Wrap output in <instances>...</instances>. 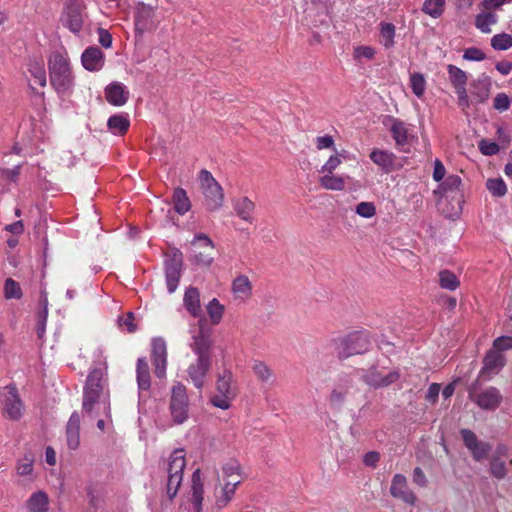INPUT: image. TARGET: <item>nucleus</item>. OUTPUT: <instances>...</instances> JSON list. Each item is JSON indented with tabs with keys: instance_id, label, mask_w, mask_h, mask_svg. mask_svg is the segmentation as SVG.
<instances>
[{
	"instance_id": "412c9836",
	"label": "nucleus",
	"mask_w": 512,
	"mask_h": 512,
	"mask_svg": "<svg viewBox=\"0 0 512 512\" xmlns=\"http://www.w3.org/2000/svg\"><path fill=\"white\" fill-rule=\"evenodd\" d=\"M204 484L200 469H196L191 477L189 501L192 503L195 512H202Z\"/></svg>"
},
{
	"instance_id": "5fc2aeb1",
	"label": "nucleus",
	"mask_w": 512,
	"mask_h": 512,
	"mask_svg": "<svg viewBox=\"0 0 512 512\" xmlns=\"http://www.w3.org/2000/svg\"><path fill=\"white\" fill-rule=\"evenodd\" d=\"M33 462L34 459L30 455H25L23 459H21L17 466V473L21 476H28L33 471Z\"/></svg>"
},
{
	"instance_id": "e2e57ef3",
	"label": "nucleus",
	"mask_w": 512,
	"mask_h": 512,
	"mask_svg": "<svg viewBox=\"0 0 512 512\" xmlns=\"http://www.w3.org/2000/svg\"><path fill=\"white\" fill-rule=\"evenodd\" d=\"M463 58L468 61H482L485 59V54L480 49L471 47L464 51Z\"/></svg>"
},
{
	"instance_id": "09e8293b",
	"label": "nucleus",
	"mask_w": 512,
	"mask_h": 512,
	"mask_svg": "<svg viewBox=\"0 0 512 512\" xmlns=\"http://www.w3.org/2000/svg\"><path fill=\"white\" fill-rule=\"evenodd\" d=\"M380 26V34L383 45L385 48L392 47L394 45L395 26L391 23H381Z\"/></svg>"
},
{
	"instance_id": "1a4fd4ad",
	"label": "nucleus",
	"mask_w": 512,
	"mask_h": 512,
	"mask_svg": "<svg viewBox=\"0 0 512 512\" xmlns=\"http://www.w3.org/2000/svg\"><path fill=\"white\" fill-rule=\"evenodd\" d=\"M3 416L9 420L17 421L24 414V404L15 386H6L1 392Z\"/></svg>"
},
{
	"instance_id": "c03bdc74",
	"label": "nucleus",
	"mask_w": 512,
	"mask_h": 512,
	"mask_svg": "<svg viewBox=\"0 0 512 512\" xmlns=\"http://www.w3.org/2000/svg\"><path fill=\"white\" fill-rule=\"evenodd\" d=\"M86 491L89 505L94 509H98L103 502V494L101 489L98 487V485L90 484L87 486Z\"/></svg>"
},
{
	"instance_id": "2eb2a0df",
	"label": "nucleus",
	"mask_w": 512,
	"mask_h": 512,
	"mask_svg": "<svg viewBox=\"0 0 512 512\" xmlns=\"http://www.w3.org/2000/svg\"><path fill=\"white\" fill-rule=\"evenodd\" d=\"M469 397L483 410H496L503 399L500 390L493 386L480 392L470 391Z\"/></svg>"
},
{
	"instance_id": "58836bf2",
	"label": "nucleus",
	"mask_w": 512,
	"mask_h": 512,
	"mask_svg": "<svg viewBox=\"0 0 512 512\" xmlns=\"http://www.w3.org/2000/svg\"><path fill=\"white\" fill-rule=\"evenodd\" d=\"M497 22V16L494 13H480L476 16L475 26L483 33H490L491 26Z\"/></svg>"
},
{
	"instance_id": "bb28decb",
	"label": "nucleus",
	"mask_w": 512,
	"mask_h": 512,
	"mask_svg": "<svg viewBox=\"0 0 512 512\" xmlns=\"http://www.w3.org/2000/svg\"><path fill=\"white\" fill-rule=\"evenodd\" d=\"M369 157L371 161L385 173L393 169L396 159L392 152L382 149H373Z\"/></svg>"
},
{
	"instance_id": "2f4dec72",
	"label": "nucleus",
	"mask_w": 512,
	"mask_h": 512,
	"mask_svg": "<svg viewBox=\"0 0 512 512\" xmlns=\"http://www.w3.org/2000/svg\"><path fill=\"white\" fill-rule=\"evenodd\" d=\"M28 512H48L49 499L45 492L33 493L26 502Z\"/></svg>"
},
{
	"instance_id": "dca6fc26",
	"label": "nucleus",
	"mask_w": 512,
	"mask_h": 512,
	"mask_svg": "<svg viewBox=\"0 0 512 512\" xmlns=\"http://www.w3.org/2000/svg\"><path fill=\"white\" fill-rule=\"evenodd\" d=\"M151 361L154 373L159 379L166 377L167 369V345L163 338H154L151 342Z\"/></svg>"
},
{
	"instance_id": "6e6d98bb",
	"label": "nucleus",
	"mask_w": 512,
	"mask_h": 512,
	"mask_svg": "<svg viewBox=\"0 0 512 512\" xmlns=\"http://www.w3.org/2000/svg\"><path fill=\"white\" fill-rule=\"evenodd\" d=\"M355 211L361 217L371 218L376 214V207L372 202H360Z\"/></svg>"
},
{
	"instance_id": "49530a36",
	"label": "nucleus",
	"mask_w": 512,
	"mask_h": 512,
	"mask_svg": "<svg viewBox=\"0 0 512 512\" xmlns=\"http://www.w3.org/2000/svg\"><path fill=\"white\" fill-rule=\"evenodd\" d=\"M207 312L213 324H218L224 313V306L216 299H212L207 305Z\"/></svg>"
},
{
	"instance_id": "9d476101",
	"label": "nucleus",
	"mask_w": 512,
	"mask_h": 512,
	"mask_svg": "<svg viewBox=\"0 0 512 512\" xmlns=\"http://www.w3.org/2000/svg\"><path fill=\"white\" fill-rule=\"evenodd\" d=\"M192 260L200 266H210L214 260V244L206 234L195 235L192 241Z\"/></svg>"
},
{
	"instance_id": "72a5a7b5",
	"label": "nucleus",
	"mask_w": 512,
	"mask_h": 512,
	"mask_svg": "<svg viewBox=\"0 0 512 512\" xmlns=\"http://www.w3.org/2000/svg\"><path fill=\"white\" fill-rule=\"evenodd\" d=\"M489 97V83L486 80L478 79L471 83V103H483Z\"/></svg>"
},
{
	"instance_id": "338daca9",
	"label": "nucleus",
	"mask_w": 512,
	"mask_h": 512,
	"mask_svg": "<svg viewBox=\"0 0 512 512\" xmlns=\"http://www.w3.org/2000/svg\"><path fill=\"white\" fill-rule=\"evenodd\" d=\"M413 482L417 484L420 487H426L427 486V478L423 472V470L419 467H416L413 471Z\"/></svg>"
},
{
	"instance_id": "8fccbe9b",
	"label": "nucleus",
	"mask_w": 512,
	"mask_h": 512,
	"mask_svg": "<svg viewBox=\"0 0 512 512\" xmlns=\"http://www.w3.org/2000/svg\"><path fill=\"white\" fill-rule=\"evenodd\" d=\"M4 295L7 299H20L22 297L20 285L11 278L6 279L4 284Z\"/></svg>"
},
{
	"instance_id": "a878e982",
	"label": "nucleus",
	"mask_w": 512,
	"mask_h": 512,
	"mask_svg": "<svg viewBox=\"0 0 512 512\" xmlns=\"http://www.w3.org/2000/svg\"><path fill=\"white\" fill-rule=\"evenodd\" d=\"M505 365V358L502 353L493 348L486 354L484 358V366L481 370L482 374L489 376L498 373Z\"/></svg>"
},
{
	"instance_id": "f704fd0d",
	"label": "nucleus",
	"mask_w": 512,
	"mask_h": 512,
	"mask_svg": "<svg viewBox=\"0 0 512 512\" xmlns=\"http://www.w3.org/2000/svg\"><path fill=\"white\" fill-rule=\"evenodd\" d=\"M218 482H224L229 478H242V468L237 460L230 459L221 467V475L218 474Z\"/></svg>"
},
{
	"instance_id": "13d9d810",
	"label": "nucleus",
	"mask_w": 512,
	"mask_h": 512,
	"mask_svg": "<svg viewBox=\"0 0 512 512\" xmlns=\"http://www.w3.org/2000/svg\"><path fill=\"white\" fill-rule=\"evenodd\" d=\"M30 72L33 75L35 81L42 87H44L47 83L46 80V72L43 68V65L40 63H36L30 68Z\"/></svg>"
},
{
	"instance_id": "a19ab883",
	"label": "nucleus",
	"mask_w": 512,
	"mask_h": 512,
	"mask_svg": "<svg viewBox=\"0 0 512 512\" xmlns=\"http://www.w3.org/2000/svg\"><path fill=\"white\" fill-rule=\"evenodd\" d=\"M445 4V0H425L422 11L433 18H438L443 14Z\"/></svg>"
},
{
	"instance_id": "37998d69",
	"label": "nucleus",
	"mask_w": 512,
	"mask_h": 512,
	"mask_svg": "<svg viewBox=\"0 0 512 512\" xmlns=\"http://www.w3.org/2000/svg\"><path fill=\"white\" fill-rule=\"evenodd\" d=\"M410 87L413 93L422 99L426 90V80L423 74L414 72L410 75Z\"/></svg>"
},
{
	"instance_id": "5701e85b",
	"label": "nucleus",
	"mask_w": 512,
	"mask_h": 512,
	"mask_svg": "<svg viewBox=\"0 0 512 512\" xmlns=\"http://www.w3.org/2000/svg\"><path fill=\"white\" fill-rule=\"evenodd\" d=\"M66 443L69 449L76 450L80 445V415L74 411L65 429Z\"/></svg>"
},
{
	"instance_id": "a18cd8bd",
	"label": "nucleus",
	"mask_w": 512,
	"mask_h": 512,
	"mask_svg": "<svg viewBox=\"0 0 512 512\" xmlns=\"http://www.w3.org/2000/svg\"><path fill=\"white\" fill-rule=\"evenodd\" d=\"M488 191L496 197H503L507 193V186L502 178H491L486 182Z\"/></svg>"
},
{
	"instance_id": "f257e3e1",
	"label": "nucleus",
	"mask_w": 512,
	"mask_h": 512,
	"mask_svg": "<svg viewBox=\"0 0 512 512\" xmlns=\"http://www.w3.org/2000/svg\"><path fill=\"white\" fill-rule=\"evenodd\" d=\"M82 410L91 419L100 415L111 419L110 394L106 389L104 372L101 369L92 370L87 377L83 390Z\"/></svg>"
},
{
	"instance_id": "39448f33",
	"label": "nucleus",
	"mask_w": 512,
	"mask_h": 512,
	"mask_svg": "<svg viewBox=\"0 0 512 512\" xmlns=\"http://www.w3.org/2000/svg\"><path fill=\"white\" fill-rule=\"evenodd\" d=\"M169 411L176 425L183 424L189 417V398L187 389L181 382H176L171 388Z\"/></svg>"
},
{
	"instance_id": "3c124183",
	"label": "nucleus",
	"mask_w": 512,
	"mask_h": 512,
	"mask_svg": "<svg viewBox=\"0 0 512 512\" xmlns=\"http://www.w3.org/2000/svg\"><path fill=\"white\" fill-rule=\"evenodd\" d=\"M375 49L371 46H357L353 50V57L358 62L372 60L375 56Z\"/></svg>"
},
{
	"instance_id": "6e6552de",
	"label": "nucleus",
	"mask_w": 512,
	"mask_h": 512,
	"mask_svg": "<svg viewBox=\"0 0 512 512\" xmlns=\"http://www.w3.org/2000/svg\"><path fill=\"white\" fill-rule=\"evenodd\" d=\"M85 10L83 0H67L60 18L62 25L72 33H79L87 18Z\"/></svg>"
},
{
	"instance_id": "4be33fe9",
	"label": "nucleus",
	"mask_w": 512,
	"mask_h": 512,
	"mask_svg": "<svg viewBox=\"0 0 512 512\" xmlns=\"http://www.w3.org/2000/svg\"><path fill=\"white\" fill-rule=\"evenodd\" d=\"M105 98L113 106H123L129 99V91L121 82H112L105 88Z\"/></svg>"
},
{
	"instance_id": "7c9ffc66",
	"label": "nucleus",
	"mask_w": 512,
	"mask_h": 512,
	"mask_svg": "<svg viewBox=\"0 0 512 512\" xmlns=\"http://www.w3.org/2000/svg\"><path fill=\"white\" fill-rule=\"evenodd\" d=\"M136 378L140 391H147L151 385L150 369L145 358H139L136 364Z\"/></svg>"
},
{
	"instance_id": "bf43d9fd",
	"label": "nucleus",
	"mask_w": 512,
	"mask_h": 512,
	"mask_svg": "<svg viewBox=\"0 0 512 512\" xmlns=\"http://www.w3.org/2000/svg\"><path fill=\"white\" fill-rule=\"evenodd\" d=\"M493 349L502 353V351L512 349V337L501 336L494 340Z\"/></svg>"
},
{
	"instance_id": "4c0bfd02",
	"label": "nucleus",
	"mask_w": 512,
	"mask_h": 512,
	"mask_svg": "<svg viewBox=\"0 0 512 512\" xmlns=\"http://www.w3.org/2000/svg\"><path fill=\"white\" fill-rule=\"evenodd\" d=\"M348 177L337 176L333 173H322V188L329 190H342L345 187V179Z\"/></svg>"
},
{
	"instance_id": "c85d7f7f",
	"label": "nucleus",
	"mask_w": 512,
	"mask_h": 512,
	"mask_svg": "<svg viewBox=\"0 0 512 512\" xmlns=\"http://www.w3.org/2000/svg\"><path fill=\"white\" fill-rule=\"evenodd\" d=\"M183 302L185 308L193 317L201 315L200 294L196 288L190 287L186 290Z\"/></svg>"
},
{
	"instance_id": "423d86ee",
	"label": "nucleus",
	"mask_w": 512,
	"mask_h": 512,
	"mask_svg": "<svg viewBox=\"0 0 512 512\" xmlns=\"http://www.w3.org/2000/svg\"><path fill=\"white\" fill-rule=\"evenodd\" d=\"M216 393L211 397L210 402L214 407L227 410L236 397V388L233 385V376L230 372L219 375L215 384Z\"/></svg>"
},
{
	"instance_id": "c756f323",
	"label": "nucleus",
	"mask_w": 512,
	"mask_h": 512,
	"mask_svg": "<svg viewBox=\"0 0 512 512\" xmlns=\"http://www.w3.org/2000/svg\"><path fill=\"white\" fill-rule=\"evenodd\" d=\"M107 127L114 135H124L130 127L128 114L119 113L111 116L107 121Z\"/></svg>"
},
{
	"instance_id": "680f3d73",
	"label": "nucleus",
	"mask_w": 512,
	"mask_h": 512,
	"mask_svg": "<svg viewBox=\"0 0 512 512\" xmlns=\"http://www.w3.org/2000/svg\"><path fill=\"white\" fill-rule=\"evenodd\" d=\"M479 149L482 154L491 156L499 152V147L496 143L487 140H482L479 143Z\"/></svg>"
},
{
	"instance_id": "4d7b16f0",
	"label": "nucleus",
	"mask_w": 512,
	"mask_h": 512,
	"mask_svg": "<svg viewBox=\"0 0 512 512\" xmlns=\"http://www.w3.org/2000/svg\"><path fill=\"white\" fill-rule=\"evenodd\" d=\"M490 471L492 475L498 479L504 478L507 473L505 463L499 458H493L491 460Z\"/></svg>"
},
{
	"instance_id": "052dcab7",
	"label": "nucleus",
	"mask_w": 512,
	"mask_h": 512,
	"mask_svg": "<svg viewBox=\"0 0 512 512\" xmlns=\"http://www.w3.org/2000/svg\"><path fill=\"white\" fill-rule=\"evenodd\" d=\"M493 107L500 111H506L510 107V99L505 93H499L495 96L493 101Z\"/></svg>"
},
{
	"instance_id": "f8f14e48",
	"label": "nucleus",
	"mask_w": 512,
	"mask_h": 512,
	"mask_svg": "<svg viewBox=\"0 0 512 512\" xmlns=\"http://www.w3.org/2000/svg\"><path fill=\"white\" fill-rule=\"evenodd\" d=\"M156 6L144 2L137 3L134 12L135 30L139 34L156 29L158 21L156 20Z\"/></svg>"
},
{
	"instance_id": "6ab92c4d",
	"label": "nucleus",
	"mask_w": 512,
	"mask_h": 512,
	"mask_svg": "<svg viewBox=\"0 0 512 512\" xmlns=\"http://www.w3.org/2000/svg\"><path fill=\"white\" fill-rule=\"evenodd\" d=\"M390 493L394 498L401 499L409 505H414L416 502V496L410 490L407 478L402 474H395L392 478Z\"/></svg>"
},
{
	"instance_id": "de8ad7c7",
	"label": "nucleus",
	"mask_w": 512,
	"mask_h": 512,
	"mask_svg": "<svg viewBox=\"0 0 512 512\" xmlns=\"http://www.w3.org/2000/svg\"><path fill=\"white\" fill-rule=\"evenodd\" d=\"M491 46L495 50H508L512 47V36L507 33L496 34L491 38Z\"/></svg>"
},
{
	"instance_id": "69168bd1",
	"label": "nucleus",
	"mask_w": 512,
	"mask_h": 512,
	"mask_svg": "<svg viewBox=\"0 0 512 512\" xmlns=\"http://www.w3.org/2000/svg\"><path fill=\"white\" fill-rule=\"evenodd\" d=\"M461 184V179L457 175L448 176L442 184L445 191L458 189Z\"/></svg>"
},
{
	"instance_id": "603ef678",
	"label": "nucleus",
	"mask_w": 512,
	"mask_h": 512,
	"mask_svg": "<svg viewBox=\"0 0 512 512\" xmlns=\"http://www.w3.org/2000/svg\"><path fill=\"white\" fill-rule=\"evenodd\" d=\"M398 378H399V373L396 371H393V372L388 373L384 377H374L373 375H371L367 379V381L369 384H371L373 386H387V385H390V384L394 383L395 381H397Z\"/></svg>"
},
{
	"instance_id": "4468645a",
	"label": "nucleus",
	"mask_w": 512,
	"mask_h": 512,
	"mask_svg": "<svg viewBox=\"0 0 512 512\" xmlns=\"http://www.w3.org/2000/svg\"><path fill=\"white\" fill-rule=\"evenodd\" d=\"M449 80L453 85L455 92L458 97V105L462 109H466L470 106V98L467 94L466 85L468 76L465 71L459 67L449 64L447 66Z\"/></svg>"
},
{
	"instance_id": "f03ea898",
	"label": "nucleus",
	"mask_w": 512,
	"mask_h": 512,
	"mask_svg": "<svg viewBox=\"0 0 512 512\" xmlns=\"http://www.w3.org/2000/svg\"><path fill=\"white\" fill-rule=\"evenodd\" d=\"M50 83L59 94L67 93L73 87L70 63L63 54L53 53L48 60Z\"/></svg>"
},
{
	"instance_id": "79ce46f5",
	"label": "nucleus",
	"mask_w": 512,
	"mask_h": 512,
	"mask_svg": "<svg viewBox=\"0 0 512 512\" xmlns=\"http://www.w3.org/2000/svg\"><path fill=\"white\" fill-rule=\"evenodd\" d=\"M439 284L443 289L454 291L459 287L460 281L453 272L442 270L439 272Z\"/></svg>"
},
{
	"instance_id": "c9c22d12",
	"label": "nucleus",
	"mask_w": 512,
	"mask_h": 512,
	"mask_svg": "<svg viewBox=\"0 0 512 512\" xmlns=\"http://www.w3.org/2000/svg\"><path fill=\"white\" fill-rule=\"evenodd\" d=\"M173 203L175 211L180 215H184L191 208L190 199L183 188H176L174 190Z\"/></svg>"
},
{
	"instance_id": "ea45409f",
	"label": "nucleus",
	"mask_w": 512,
	"mask_h": 512,
	"mask_svg": "<svg viewBox=\"0 0 512 512\" xmlns=\"http://www.w3.org/2000/svg\"><path fill=\"white\" fill-rule=\"evenodd\" d=\"M252 371L261 382H269L273 379L272 369L263 361L254 360Z\"/></svg>"
},
{
	"instance_id": "e433bc0d",
	"label": "nucleus",
	"mask_w": 512,
	"mask_h": 512,
	"mask_svg": "<svg viewBox=\"0 0 512 512\" xmlns=\"http://www.w3.org/2000/svg\"><path fill=\"white\" fill-rule=\"evenodd\" d=\"M20 171V166L16 165L13 169L0 170V193H5L9 190V185L16 182Z\"/></svg>"
},
{
	"instance_id": "9b49d317",
	"label": "nucleus",
	"mask_w": 512,
	"mask_h": 512,
	"mask_svg": "<svg viewBox=\"0 0 512 512\" xmlns=\"http://www.w3.org/2000/svg\"><path fill=\"white\" fill-rule=\"evenodd\" d=\"M212 367V356H197L187 367L188 380L198 390H202Z\"/></svg>"
},
{
	"instance_id": "20e7f679",
	"label": "nucleus",
	"mask_w": 512,
	"mask_h": 512,
	"mask_svg": "<svg viewBox=\"0 0 512 512\" xmlns=\"http://www.w3.org/2000/svg\"><path fill=\"white\" fill-rule=\"evenodd\" d=\"M186 467V454L184 449H175L169 456L166 464V494L173 499L182 484L184 469Z\"/></svg>"
},
{
	"instance_id": "0e129e2a",
	"label": "nucleus",
	"mask_w": 512,
	"mask_h": 512,
	"mask_svg": "<svg viewBox=\"0 0 512 512\" xmlns=\"http://www.w3.org/2000/svg\"><path fill=\"white\" fill-rule=\"evenodd\" d=\"M98 41L104 48H110L112 45V36L111 34L104 28H98Z\"/></svg>"
},
{
	"instance_id": "7ed1b4c3",
	"label": "nucleus",
	"mask_w": 512,
	"mask_h": 512,
	"mask_svg": "<svg viewBox=\"0 0 512 512\" xmlns=\"http://www.w3.org/2000/svg\"><path fill=\"white\" fill-rule=\"evenodd\" d=\"M330 346L339 358L345 359L368 351L371 346V339L367 332L355 331L347 336L333 339Z\"/></svg>"
},
{
	"instance_id": "774afa93",
	"label": "nucleus",
	"mask_w": 512,
	"mask_h": 512,
	"mask_svg": "<svg viewBox=\"0 0 512 512\" xmlns=\"http://www.w3.org/2000/svg\"><path fill=\"white\" fill-rule=\"evenodd\" d=\"M440 389H441V387L439 384H437V383L431 384L429 386L426 396H425L426 400L431 403H435L438 398Z\"/></svg>"
},
{
	"instance_id": "ddd939ff",
	"label": "nucleus",
	"mask_w": 512,
	"mask_h": 512,
	"mask_svg": "<svg viewBox=\"0 0 512 512\" xmlns=\"http://www.w3.org/2000/svg\"><path fill=\"white\" fill-rule=\"evenodd\" d=\"M182 262V253L178 249L172 251L165 259V278L167 290L170 294L174 293L178 287L181 277Z\"/></svg>"
},
{
	"instance_id": "cd10ccee",
	"label": "nucleus",
	"mask_w": 512,
	"mask_h": 512,
	"mask_svg": "<svg viewBox=\"0 0 512 512\" xmlns=\"http://www.w3.org/2000/svg\"><path fill=\"white\" fill-rule=\"evenodd\" d=\"M234 210L243 221L248 223L254 221L255 204L247 196L240 197L234 202Z\"/></svg>"
},
{
	"instance_id": "864d4df0",
	"label": "nucleus",
	"mask_w": 512,
	"mask_h": 512,
	"mask_svg": "<svg viewBox=\"0 0 512 512\" xmlns=\"http://www.w3.org/2000/svg\"><path fill=\"white\" fill-rule=\"evenodd\" d=\"M341 157H343L341 152H331L325 164L322 165V173H332L341 164Z\"/></svg>"
},
{
	"instance_id": "aec40b11",
	"label": "nucleus",
	"mask_w": 512,
	"mask_h": 512,
	"mask_svg": "<svg viewBox=\"0 0 512 512\" xmlns=\"http://www.w3.org/2000/svg\"><path fill=\"white\" fill-rule=\"evenodd\" d=\"M190 347L196 356H211L212 340L210 331L200 325L197 334L192 336Z\"/></svg>"
},
{
	"instance_id": "a211bd4d",
	"label": "nucleus",
	"mask_w": 512,
	"mask_h": 512,
	"mask_svg": "<svg viewBox=\"0 0 512 512\" xmlns=\"http://www.w3.org/2000/svg\"><path fill=\"white\" fill-rule=\"evenodd\" d=\"M241 481L242 478H229L219 484V489L218 487L215 488V505L218 509L226 507L233 499L236 489L241 484Z\"/></svg>"
},
{
	"instance_id": "b1692460",
	"label": "nucleus",
	"mask_w": 512,
	"mask_h": 512,
	"mask_svg": "<svg viewBox=\"0 0 512 512\" xmlns=\"http://www.w3.org/2000/svg\"><path fill=\"white\" fill-rule=\"evenodd\" d=\"M81 60L86 70L99 71L104 65V54L98 47H89L83 52Z\"/></svg>"
},
{
	"instance_id": "473e14b6",
	"label": "nucleus",
	"mask_w": 512,
	"mask_h": 512,
	"mask_svg": "<svg viewBox=\"0 0 512 512\" xmlns=\"http://www.w3.org/2000/svg\"><path fill=\"white\" fill-rule=\"evenodd\" d=\"M232 291L236 298L241 300L248 299L252 294V284L245 275H239L232 282Z\"/></svg>"
},
{
	"instance_id": "f3484780",
	"label": "nucleus",
	"mask_w": 512,
	"mask_h": 512,
	"mask_svg": "<svg viewBox=\"0 0 512 512\" xmlns=\"http://www.w3.org/2000/svg\"><path fill=\"white\" fill-rule=\"evenodd\" d=\"M460 434L465 446L469 449L475 460L481 461L486 459L491 450L489 443L479 441L476 434L469 429H461Z\"/></svg>"
},
{
	"instance_id": "393cba45",
	"label": "nucleus",
	"mask_w": 512,
	"mask_h": 512,
	"mask_svg": "<svg viewBox=\"0 0 512 512\" xmlns=\"http://www.w3.org/2000/svg\"><path fill=\"white\" fill-rule=\"evenodd\" d=\"M388 121L390 122V132L396 145L403 146L408 144L411 136L409 125L394 117H388Z\"/></svg>"
},
{
	"instance_id": "0eeeda50",
	"label": "nucleus",
	"mask_w": 512,
	"mask_h": 512,
	"mask_svg": "<svg viewBox=\"0 0 512 512\" xmlns=\"http://www.w3.org/2000/svg\"><path fill=\"white\" fill-rule=\"evenodd\" d=\"M199 181L202 192L205 196V203L209 210H217L224 201V193L220 184L213 175L203 169L199 173Z\"/></svg>"
}]
</instances>
